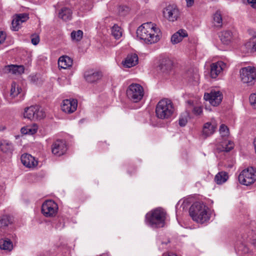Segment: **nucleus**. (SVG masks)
<instances>
[{
  "label": "nucleus",
  "mask_w": 256,
  "mask_h": 256,
  "mask_svg": "<svg viewBox=\"0 0 256 256\" xmlns=\"http://www.w3.org/2000/svg\"><path fill=\"white\" fill-rule=\"evenodd\" d=\"M22 163L26 167L31 168L36 166L38 162L34 157L30 154H24L20 158Z\"/></svg>",
  "instance_id": "19"
},
{
  "label": "nucleus",
  "mask_w": 256,
  "mask_h": 256,
  "mask_svg": "<svg viewBox=\"0 0 256 256\" xmlns=\"http://www.w3.org/2000/svg\"><path fill=\"white\" fill-rule=\"evenodd\" d=\"M12 218L8 214H4L0 217V234H4L10 225L12 224Z\"/></svg>",
  "instance_id": "14"
},
{
  "label": "nucleus",
  "mask_w": 256,
  "mask_h": 256,
  "mask_svg": "<svg viewBox=\"0 0 256 256\" xmlns=\"http://www.w3.org/2000/svg\"><path fill=\"white\" fill-rule=\"evenodd\" d=\"M186 36H188V33L186 30L181 29L172 36L171 42L173 44H176L181 42L184 38Z\"/></svg>",
  "instance_id": "21"
},
{
  "label": "nucleus",
  "mask_w": 256,
  "mask_h": 256,
  "mask_svg": "<svg viewBox=\"0 0 256 256\" xmlns=\"http://www.w3.org/2000/svg\"><path fill=\"white\" fill-rule=\"evenodd\" d=\"M77 106V100L66 99L62 101V110L66 113L71 114L76 110Z\"/></svg>",
  "instance_id": "13"
},
{
  "label": "nucleus",
  "mask_w": 256,
  "mask_h": 256,
  "mask_svg": "<svg viewBox=\"0 0 256 256\" xmlns=\"http://www.w3.org/2000/svg\"><path fill=\"white\" fill-rule=\"evenodd\" d=\"M242 81L249 86L254 84L256 76V69L254 67L248 66L242 68L240 70Z\"/></svg>",
  "instance_id": "7"
},
{
  "label": "nucleus",
  "mask_w": 256,
  "mask_h": 256,
  "mask_svg": "<svg viewBox=\"0 0 256 256\" xmlns=\"http://www.w3.org/2000/svg\"><path fill=\"white\" fill-rule=\"evenodd\" d=\"M22 88L16 85L15 82H12L11 84L10 96L14 98L20 93Z\"/></svg>",
  "instance_id": "34"
},
{
  "label": "nucleus",
  "mask_w": 256,
  "mask_h": 256,
  "mask_svg": "<svg viewBox=\"0 0 256 256\" xmlns=\"http://www.w3.org/2000/svg\"><path fill=\"white\" fill-rule=\"evenodd\" d=\"M166 212L161 208L151 210L146 215V222L152 228H162L164 226Z\"/></svg>",
  "instance_id": "3"
},
{
  "label": "nucleus",
  "mask_w": 256,
  "mask_h": 256,
  "mask_svg": "<svg viewBox=\"0 0 256 256\" xmlns=\"http://www.w3.org/2000/svg\"><path fill=\"white\" fill-rule=\"evenodd\" d=\"M38 130V126L34 124L32 126H27L21 128V132L24 134H33L36 132Z\"/></svg>",
  "instance_id": "30"
},
{
  "label": "nucleus",
  "mask_w": 256,
  "mask_h": 256,
  "mask_svg": "<svg viewBox=\"0 0 256 256\" xmlns=\"http://www.w3.org/2000/svg\"><path fill=\"white\" fill-rule=\"evenodd\" d=\"M0 149L4 152H11L13 150V146L11 142L4 140L0 144Z\"/></svg>",
  "instance_id": "31"
},
{
  "label": "nucleus",
  "mask_w": 256,
  "mask_h": 256,
  "mask_svg": "<svg viewBox=\"0 0 256 256\" xmlns=\"http://www.w3.org/2000/svg\"><path fill=\"white\" fill-rule=\"evenodd\" d=\"M187 102L189 104V106H190L189 108H190V107L192 106L193 102H192V100H188Z\"/></svg>",
  "instance_id": "50"
},
{
  "label": "nucleus",
  "mask_w": 256,
  "mask_h": 256,
  "mask_svg": "<svg viewBox=\"0 0 256 256\" xmlns=\"http://www.w3.org/2000/svg\"><path fill=\"white\" fill-rule=\"evenodd\" d=\"M192 112L196 115H200L202 112V106H194L192 108Z\"/></svg>",
  "instance_id": "41"
},
{
  "label": "nucleus",
  "mask_w": 256,
  "mask_h": 256,
  "mask_svg": "<svg viewBox=\"0 0 256 256\" xmlns=\"http://www.w3.org/2000/svg\"><path fill=\"white\" fill-rule=\"evenodd\" d=\"M198 77V76L196 73H194L192 76L190 77V80H195Z\"/></svg>",
  "instance_id": "48"
},
{
  "label": "nucleus",
  "mask_w": 256,
  "mask_h": 256,
  "mask_svg": "<svg viewBox=\"0 0 256 256\" xmlns=\"http://www.w3.org/2000/svg\"><path fill=\"white\" fill-rule=\"evenodd\" d=\"M128 98L134 102H138L144 96V90L142 86L138 84H132L126 91Z\"/></svg>",
  "instance_id": "5"
},
{
  "label": "nucleus",
  "mask_w": 256,
  "mask_h": 256,
  "mask_svg": "<svg viewBox=\"0 0 256 256\" xmlns=\"http://www.w3.org/2000/svg\"><path fill=\"white\" fill-rule=\"evenodd\" d=\"M216 128V124L214 122H208L204 124L202 130V136L206 138L212 134Z\"/></svg>",
  "instance_id": "17"
},
{
  "label": "nucleus",
  "mask_w": 256,
  "mask_h": 256,
  "mask_svg": "<svg viewBox=\"0 0 256 256\" xmlns=\"http://www.w3.org/2000/svg\"><path fill=\"white\" fill-rule=\"evenodd\" d=\"M46 116L44 112L38 106H30L24 109V116L30 120H40Z\"/></svg>",
  "instance_id": "8"
},
{
  "label": "nucleus",
  "mask_w": 256,
  "mask_h": 256,
  "mask_svg": "<svg viewBox=\"0 0 256 256\" xmlns=\"http://www.w3.org/2000/svg\"><path fill=\"white\" fill-rule=\"evenodd\" d=\"M136 36L146 44H152L160 40L161 32L156 24L151 22L142 24L136 30Z\"/></svg>",
  "instance_id": "1"
},
{
  "label": "nucleus",
  "mask_w": 256,
  "mask_h": 256,
  "mask_svg": "<svg viewBox=\"0 0 256 256\" xmlns=\"http://www.w3.org/2000/svg\"><path fill=\"white\" fill-rule=\"evenodd\" d=\"M58 17L64 21L70 20L72 17V12L68 8H63L58 13Z\"/></svg>",
  "instance_id": "25"
},
{
  "label": "nucleus",
  "mask_w": 256,
  "mask_h": 256,
  "mask_svg": "<svg viewBox=\"0 0 256 256\" xmlns=\"http://www.w3.org/2000/svg\"><path fill=\"white\" fill-rule=\"evenodd\" d=\"M223 98L222 93L218 90H212L210 92L205 93L204 98L208 101L212 106H216L222 102Z\"/></svg>",
  "instance_id": "10"
},
{
  "label": "nucleus",
  "mask_w": 256,
  "mask_h": 256,
  "mask_svg": "<svg viewBox=\"0 0 256 256\" xmlns=\"http://www.w3.org/2000/svg\"><path fill=\"white\" fill-rule=\"evenodd\" d=\"M52 152L54 156H60L64 154L67 150L66 142L62 140H56L52 145Z\"/></svg>",
  "instance_id": "12"
},
{
  "label": "nucleus",
  "mask_w": 256,
  "mask_h": 256,
  "mask_svg": "<svg viewBox=\"0 0 256 256\" xmlns=\"http://www.w3.org/2000/svg\"><path fill=\"white\" fill-rule=\"evenodd\" d=\"M16 16L20 20V21L22 23L26 21L29 18L28 15L25 13L20 14L16 15Z\"/></svg>",
  "instance_id": "40"
},
{
  "label": "nucleus",
  "mask_w": 256,
  "mask_h": 256,
  "mask_svg": "<svg viewBox=\"0 0 256 256\" xmlns=\"http://www.w3.org/2000/svg\"><path fill=\"white\" fill-rule=\"evenodd\" d=\"M174 110L172 102L168 98L160 100L156 108V116L160 119H168L172 116Z\"/></svg>",
  "instance_id": "4"
},
{
  "label": "nucleus",
  "mask_w": 256,
  "mask_h": 256,
  "mask_svg": "<svg viewBox=\"0 0 256 256\" xmlns=\"http://www.w3.org/2000/svg\"><path fill=\"white\" fill-rule=\"evenodd\" d=\"M71 38L72 41L79 42L83 36V32L81 30H73L70 34Z\"/></svg>",
  "instance_id": "33"
},
{
  "label": "nucleus",
  "mask_w": 256,
  "mask_h": 256,
  "mask_svg": "<svg viewBox=\"0 0 256 256\" xmlns=\"http://www.w3.org/2000/svg\"><path fill=\"white\" fill-rule=\"evenodd\" d=\"M22 24L20 20L16 16L13 19L12 22V30L14 31H18L20 28V25Z\"/></svg>",
  "instance_id": "35"
},
{
  "label": "nucleus",
  "mask_w": 256,
  "mask_h": 256,
  "mask_svg": "<svg viewBox=\"0 0 256 256\" xmlns=\"http://www.w3.org/2000/svg\"><path fill=\"white\" fill-rule=\"evenodd\" d=\"M158 66L162 72H167L172 69V62L170 59L164 58L161 60Z\"/></svg>",
  "instance_id": "23"
},
{
  "label": "nucleus",
  "mask_w": 256,
  "mask_h": 256,
  "mask_svg": "<svg viewBox=\"0 0 256 256\" xmlns=\"http://www.w3.org/2000/svg\"><path fill=\"white\" fill-rule=\"evenodd\" d=\"M240 183L245 186H249L256 180V170L250 166L244 169L238 176Z\"/></svg>",
  "instance_id": "6"
},
{
  "label": "nucleus",
  "mask_w": 256,
  "mask_h": 256,
  "mask_svg": "<svg viewBox=\"0 0 256 256\" xmlns=\"http://www.w3.org/2000/svg\"><path fill=\"white\" fill-rule=\"evenodd\" d=\"M248 3L254 8H256V0H248Z\"/></svg>",
  "instance_id": "44"
},
{
  "label": "nucleus",
  "mask_w": 256,
  "mask_h": 256,
  "mask_svg": "<svg viewBox=\"0 0 256 256\" xmlns=\"http://www.w3.org/2000/svg\"><path fill=\"white\" fill-rule=\"evenodd\" d=\"M250 104L256 109V94H251L249 98Z\"/></svg>",
  "instance_id": "38"
},
{
  "label": "nucleus",
  "mask_w": 256,
  "mask_h": 256,
  "mask_svg": "<svg viewBox=\"0 0 256 256\" xmlns=\"http://www.w3.org/2000/svg\"><path fill=\"white\" fill-rule=\"evenodd\" d=\"M226 66V64L221 61L212 64L210 66V76L212 78H216Z\"/></svg>",
  "instance_id": "15"
},
{
  "label": "nucleus",
  "mask_w": 256,
  "mask_h": 256,
  "mask_svg": "<svg viewBox=\"0 0 256 256\" xmlns=\"http://www.w3.org/2000/svg\"><path fill=\"white\" fill-rule=\"evenodd\" d=\"M2 70L4 73L6 74H20L24 72V68L23 66L11 64L5 66Z\"/></svg>",
  "instance_id": "18"
},
{
  "label": "nucleus",
  "mask_w": 256,
  "mask_h": 256,
  "mask_svg": "<svg viewBox=\"0 0 256 256\" xmlns=\"http://www.w3.org/2000/svg\"><path fill=\"white\" fill-rule=\"evenodd\" d=\"M102 76V73L98 71H88L84 74L86 80L90 83L96 82L100 80Z\"/></svg>",
  "instance_id": "16"
},
{
  "label": "nucleus",
  "mask_w": 256,
  "mask_h": 256,
  "mask_svg": "<svg viewBox=\"0 0 256 256\" xmlns=\"http://www.w3.org/2000/svg\"><path fill=\"white\" fill-rule=\"evenodd\" d=\"M214 26L218 28H222V16L220 10H217L213 16Z\"/></svg>",
  "instance_id": "29"
},
{
  "label": "nucleus",
  "mask_w": 256,
  "mask_h": 256,
  "mask_svg": "<svg viewBox=\"0 0 256 256\" xmlns=\"http://www.w3.org/2000/svg\"><path fill=\"white\" fill-rule=\"evenodd\" d=\"M253 52H256V38L253 37Z\"/></svg>",
  "instance_id": "47"
},
{
  "label": "nucleus",
  "mask_w": 256,
  "mask_h": 256,
  "mask_svg": "<svg viewBox=\"0 0 256 256\" xmlns=\"http://www.w3.org/2000/svg\"><path fill=\"white\" fill-rule=\"evenodd\" d=\"M220 132L222 137H227L230 134L228 128L224 124L220 125Z\"/></svg>",
  "instance_id": "36"
},
{
  "label": "nucleus",
  "mask_w": 256,
  "mask_h": 256,
  "mask_svg": "<svg viewBox=\"0 0 256 256\" xmlns=\"http://www.w3.org/2000/svg\"><path fill=\"white\" fill-rule=\"evenodd\" d=\"M32 43L34 45H37L40 42V36L36 34H33L31 36Z\"/></svg>",
  "instance_id": "39"
},
{
  "label": "nucleus",
  "mask_w": 256,
  "mask_h": 256,
  "mask_svg": "<svg viewBox=\"0 0 256 256\" xmlns=\"http://www.w3.org/2000/svg\"><path fill=\"white\" fill-rule=\"evenodd\" d=\"M14 248L12 242L8 238L0 240V248L8 252H10Z\"/></svg>",
  "instance_id": "24"
},
{
  "label": "nucleus",
  "mask_w": 256,
  "mask_h": 256,
  "mask_svg": "<svg viewBox=\"0 0 256 256\" xmlns=\"http://www.w3.org/2000/svg\"><path fill=\"white\" fill-rule=\"evenodd\" d=\"M234 147V144L232 141L225 140L222 142L220 146H218L217 149L219 152H228L233 149Z\"/></svg>",
  "instance_id": "27"
},
{
  "label": "nucleus",
  "mask_w": 256,
  "mask_h": 256,
  "mask_svg": "<svg viewBox=\"0 0 256 256\" xmlns=\"http://www.w3.org/2000/svg\"><path fill=\"white\" fill-rule=\"evenodd\" d=\"M228 178L227 172L222 171L218 172L214 177V181L218 184H222L224 183Z\"/></svg>",
  "instance_id": "26"
},
{
  "label": "nucleus",
  "mask_w": 256,
  "mask_h": 256,
  "mask_svg": "<svg viewBox=\"0 0 256 256\" xmlns=\"http://www.w3.org/2000/svg\"><path fill=\"white\" fill-rule=\"evenodd\" d=\"M187 119L186 118H180L179 119V124L181 126H184L187 124Z\"/></svg>",
  "instance_id": "42"
},
{
  "label": "nucleus",
  "mask_w": 256,
  "mask_h": 256,
  "mask_svg": "<svg viewBox=\"0 0 256 256\" xmlns=\"http://www.w3.org/2000/svg\"><path fill=\"white\" fill-rule=\"evenodd\" d=\"M186 5L190 7L193 5L194 3V0H186Z\"/></svg>",
  "instance_id": "46"
},
{
  "label": "nucleus",
  "mask_w": 256,
  "mask_h": 256,
  "mask_svg": "<svg viewBox=\"0 0 256 256\" xmlns=\"http://www.w3.org/2000/svg\"><path fill=\"white\" fill-rule=\"evenodd\" d=\"M208 208L204 204L196 202L189 209V214L192 220L196 222L203 224L210 218L208 211Z\"/></svg>",
  "instance_id": "2"
},
{
  "label": "nucleus",
  "mask_w": 256,
  "mask_h": 256,
  "mask_svg": "<svg viewBox=\"0 0 256 256\" xmlns=\"http://www.w3.org/2000/svg\"><path fill=\"white\" fill-rule=\"evenodd\" d=\"M253 38L245 44L244 46L247 49L248 52H253Z\"/></svg>",
  "instance_id": "37"
},
{
  "label": "nucleus",
  "mask_w": 256,
  "mask_h": 256,
  "mask_svg": "<svg viewBox=\"0 0 256 256\" xmlns=\"http://www.w3.org/2000/svg\"><path fill=\"white\" fill-rule=\"evenodd\" d=\"M112 34L116 39H119L122 36V32L120 27L118 24H114L112 28Z\"/></svg>",
  "instance_id": "32"
},
{
  "label": "nucleus",
  "mask_w": 256,
  "mask_h": 256,
  "mask_svg": "<svg viewBox=\"0 0 256 256\" xmlns=\"http://www.w3.org/2000/svg\"><path fill=\"white\" fill-rule=\"evenodd\" d=\"M138 56L136 54H128L123 62L124 66L126 68H131L138 63Z\"/></svg>",
  "instance_id": "20"
},
{
  "label": "nucleus",
  "mask_w": 256,
  "mask_h": 256,
  "mask_svg": "<svg viewBox=\"0 0 256 256\" xmlns=\"http://www.w3.org/2000/svg\"><path fill=\"white\" fill-rule=\"evenodd\" d=\"M164 16L168 20L174 22L179 16L180 12L177 6L174 4L168 6L163 10Z\"/></svg>",
  "instance_id": "11"
},
{
  "label": "nucleus",
  "mask_w": 256,
  "mask_h": 256,
  "mask_svg": "<svg viewBox=\"0 0 256 256\" xmlns=\"http://www.w3.org/2000/svg\"><path fill=\"white\" fill-rule=\"evenodd\" d=\"M191 71L189 70L188 72V74H191Z\"/></svg>",
  "instance_id": "53"
},
{
  "label": "nucleus",
  "mask_w": 256,
  "mask_h": 256,
  "mask_svg": "<svg viewBox=\"0 0 256 256\" xmlns=\"http://www.w3.org/2000/svg\"><path fill=\"white\" fill-rule=\"evenodd\" d=\"M254 146L255 151H256V138L254 140Z\"/></svg>",
  "instance_id": "51"
},
{
  "label": "nucleus",
  "mask_w": 256,
  "mask_h": 256,
  "mask_svg": "<svg viewBox=\"0 0 256 256\" xmlns=\"http://www.w3.org/2000/svg\"><path fill=\"white\" fill-rule=\"evenodd\" d=\"M232 32L230 30H224L220 36V40L224 44H230L232 40Z\"/></svg>",
  "instance_id": "28"
},
{
  "label": "nucleus",
  "mask_w": 256,
  "mask_h": 256,
  "mask_svg": "<svg viewBox=\"0 0 256 256\" xmlns=\"http://www.w3.org/2000/svg\"><path fill=\"white\" fill-rule=\"evenodd\" d=\"M162 256H178L176 254L174 253H168L166 254H163Z\"/></svg>",
  "instance_id": "49"
},
{
  "label": "nucleus",
  "mask_w": 256,
  "mask_h": 256,
  "mask_svg": "<svg viewBox=\"0 0 256 256\" xmlns=\"http://www.w3.org/2000/svg\"><path fill=\"white\" fill-rule=\"evenodd\" d=\"M58 210L57 204L52 200H47L42 206V212L46 217H52L56 216Z\"/></svg>",
  "instance_id": "9"
},
{
  "label": "nucleus",
  "mask_w": 256,
  "mask_h": 256,
  "mask_svg": "<svg viewBox=\"0 0 256 256\" xmlns=\"http://www.w3.org/2000/svg\"><path fill=\"white\" fill-rule=\"evenodd\" d=\"M72 60L68 56H60L58 60V65L60 68L66 69L72 66Z\"/></svg>",
  "instance_id": "22"
},
{
  "label": "nucleus",
  "mask_w": 256,
  "mask_h": 256,
  "mask_svg": "<svg viewBox=\"0 0 256 256\" xmlns=\"http://www.w3.org/2000/svg\"><path fill=\"white\" fill-rule=\"evenodd\" d=\"M168 242H164H164H162V244H166Z\"/></svg>",
  "instance_id": "52"
},
{
  "label": "nucleus",
  "mask_w": 256,
  "mask_h": 256,
  "mask_svg": "<svg viewBox=\"0 0 256 256\" xmlns=\"http://www.w3.org/2000/svg\"><path fill=\"white\" fill-rule=\"evenodd\" d=\"M125 9H126V11H127V10H128V7H126V6H120V7L119 8V10H119V12H120V13H121L122 14H123V13H122V12H123V11H124V10H125Z\"/></svg>",
  "instance_id": "45"
},
{
  "label": "nucleus",
  "mask_w": 256,
  "mask_h": 256,
  "mask_svg": "<svg viewBox=\"0 0 256 256\" xmlns=\"http://www.w3.org/2000/svg\"><path fill=\"white\" fill-rule=\"evenodd\" d=\"M6 38V34L4 32L0 31V44H2L4 42Z\"/></svg>",
  "instance_id": "43"
}]
</instances>
